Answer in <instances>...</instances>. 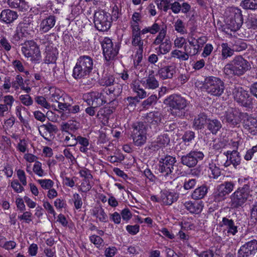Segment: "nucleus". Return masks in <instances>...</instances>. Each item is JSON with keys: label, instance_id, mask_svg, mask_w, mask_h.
<instances>
[{"label": "nucleus", "instance_id": "1", "mask_svg": "<svg viewBox=\"0 0 257 257\" xmlns=\"http://www.w3.org/2000/svg\"><path fill=\"white\" fill-rule=\"evenodd\" d=\"M93 68L92 58L86 55L80 56L73 69L72 76L75 79L87 78Z\"/></svg>", "mask_w": 257, "mask_h": 257}, {"label": "nucleus", "instance_id": "2", "mask_svg": "<svg viewBox=\"0 0 257 257\" xmlns=\"http://www.w3.org/2000/svg\"><path fill=\"white\" fill-rule=\"evenodd\" d=\"M250 68L247 60L241 56H235L229 63L225 65L223 71L227 75H241Z\"/></svg>", "mask_w": 257, "mask_h": 257}, {"label": "nucleus", "instance_id": "3", "mask_svg": "<svg viewBox=\"0 0 257 257\" xmlns=\"http://www.w3.org/2000/svg\"><path fill=\"white\" fill-rule=\"evenodd\" d=\"M253 191L249 184L239 187L230 196L231 205L233 208L242 207L247 200L252 198Z\"/></svg>", "mask_w": 257, "mask_h": 257}, {"label": "nucleus", "instance_id": "4", "mask_svg": "<svg viewBox=\"0 0 257 257\" xmlns=\"http://www.w3.org/2000/svg\"><path fill=\"white\" fill-rule=\"evenodd\" d=\"M164 103L170 107L171 114L178 117L184 115V110L188 104L184 98L177 94L170 95L165 99Z\"/></svg>", "mask_w": 257, "mask_h": 257}, {"label": "nucleus", "instance_id": "5", "mask_svg": "<svg viewBox=\"0 0 257 257\" xmlns=\"http://www.w3.org/2000/svg\"><path fill=\"white\" fill-rule=\"evenodd\" d=\"M205 37L202 36L196 39L192 34H189L188 39V44L184 47V51L187 60L199 53L203 46L206 42Z\"/></svg>", "mask_w": 257, "mask_h": 257}, {"label": "nucleus", "instance_id": "6", "mask_svg": "<svg viewBox=\"0 0 257 257\" xmlns=\"http://www.w3.org/2000/svg\"><path fill=\"white\" fill-rule=\"evenodd\" d=\"M228 28L232 31H236L243 23L241 11L237 8L232 7L228 9L225 20Z\"/></svg>", "mask_w": 257, "mask_h": 257}, {"label": "nucleus", "instance_id": "7", "mask_svg": "<svg viewBox=\"0 0 257 257\" xmlns=\"http://www.w3.org/2000/svg\"><path fill=\"white\" fill-rule=\"evenodd\" d=\"M132 133L133 143L137 147H141L146 144L147 140L148 125L143 122L134 123Z\"/></svg>", "mask_w": 257, "mask_h": 257}, {"label": "nucleus", "instance_id": "8", "mask_svg": "<svg viewBox=\"0 0 257 257\" xmlns=\"http://www.w3.org/2000/svg\"><path fill=\"white\" fill-rule=\"evenodd\" d=\"M139 30L137 32L134 31L131 33L132 35V44L134 46H138V50L135 56V61H137L138 64L142 59V53L143 52L144 41L143 40L141 35H145L148 33H150L149 27H147L141 30V26L138 27Z\"/></svg>", "mask_w": 257, "mask_h": 257}, {"label": "nucleus", "instance_id": "9", "mask_svg": "<svg viewBox=\"0 0 257 257\" xmlns=\"http://www.w3.org/2000/svg\"><path fill=\"white\" fill-rule=\"evenodd\" d=\"M204 87L207 92L215 96H220L224 90V83L219 78L210 76L205 79Z\"/></svg>", "mask_w": 257, "mask_h": 257}, {"label": "nucleus", "instance_id": "10", "mask_svg": "<svg viewBox=\"0 0 257 257\" xmlns=\"http://www.w3.org/2000/svg\"><path fill=\"white\" fill-rule=\"evenodd\" d=\"M21 51L25 57L34 63H38L41 59L39 48L33 41L26 42L22 47Z\"/></svg>", "mask_w": 257, "mask_h": 257}, {"label": "nucleus", "instance_id": "11", "mask_svg": "<svg viewBox=\"0 0 257 257\" xmlns=\"http://www.w3.org/2000/svg\"><path fill=\"white\" fill-rule=\"evenodd\" d=\"M94 23L98 31H106L111 26V16L104 11L99 10L95 12L94 15Z\"/></svg>", "mask_w": 257, "mask_h": 257}, {"label": "nucleus", "instance_id": "12", "mask_svg": "<svg viewBox=\"0 0 257 257\" xmlns=\"http://www.w3.org/2000/svg\"><path fill=\"white\" fill-rule=\"evenodd\" d=\"M103 54L107 61L113 59L117 55L119 47L116 44H113L112 40L108 38H104L101 41Z\"/></svg>", "mask_w": 257, "mask_h": 257}, {"label": "nucleus", "instance_id": "13", "mask_svg": "<svg viewBox=\"0 0 257 257\" xmlns=\"http://www.w3.org/2000/svg\"><path fill=\"white\" fill-rule=\"evenodd\" d=\"M176 162V158L171 156H166L161 158L159 160V172L165 177L172 178V173Z\"/></svg>", "mask_w": 257, "mask_h": 257}, {"label": "nucleus", "instance_id": "14", "mask_svg": "<svg viewBox=\"0 0 257 257\" xmlns=\"http://www.w3.org/2000/svg\"><path fill=\"white\" fill-rule=\"evenodd\" d=\"M102 92L92 91L83 94V99L90 106H100L107 101Z\"/></svg>", "mask_w": 257, "mask_h": 257}, {"label": "nucleus", "instance_id": "15", "mask_svg": "<svg viewBox=\"0 0 257 257\" xmlns=\"http://www.w3.org/2000/svg\"><path fill=\"white\" fill-rule=\"evenodd\" d=\"M231 89L234 100L239 105L246 107L250 104L251 99L247 91L241 87L235 86Z\"/></svg>", "mask_w": 257, "mask_h": 257}, {"label": "nucleus", "instance_id": "16", "mask_svg": "<svg viewBox=\"0 0 257 257\" xmlns=\"http://www.w3.org/2000/svg\"><path fill=\"white\" fill-rule=\"evenodd\" d=\"M204 155L200 151H192L186 155L181 157V163L189 168L194 167L198 161L203 160Z\"/></svg>", "mask_w": 257, "mask_h": 257}, {"label": "nucleus", "instance_id": "17", "mask_svg": "<svg viewBox=\"0 0 257 257\" xmlns=\"http://www.w3.org/2000/svg\"><path fill=\"white\" fill-rule=\"evenodd\" d=\"M234 184L232 182H225L217 186L214 193V198L215 202H220L224 200L226 196L229 194L234 187Z\"/></svg>", "mask_w": 257, "mask_h": 257}, {"label": "nucleus", "instance_id": "18", "mask_svg": "<svg viewBox=\"0 0 257 257\" xmlns=\"http://www.w3.org/2000/svg\"><path fill=\"white\" fill-rule=\"evenodd\" d=\"M257 252V240L252 239L241 245L238 250V257H253Z\"/></svg>", "mask_w": 257, "mask_h": 257}, {"label": "nucleus", "instance_id": "19", "mask_svg": "<svg viewBox=\"0 0 257 257\" xmlns=\"http://www.w3.org/2000/svg\"><path fill=\"white\" fill-rule=\"evenodd\" d=\"M242 114L236 109L230 108L225 111L224 114L221 116V118L223 121H225L231 126L234 127L239 124Z\"/></svg>", "mask_w": 257, "mask_h": 257}, {"label": "nucleus", "instance_id": "20", "mask_svg": "<svg viewBox=\"0 0 257 257\" xmlns=\"http://www.w3.org/2000/svg\"><path fill=\"white\" fill-rule=\"evenodd\" d=\"M18 17L17 12L9 9H5L0 14V22L7 25H11L18 19Z\"/></svg>", "mask_w": 257, "mask_h": 257}, {"label": "nucleus", "instance_id": "21", "mask_svg": "<svg viewBox=\"0 0 257 257\" xmlns=\"http://www.w3.org/2000/svg\"><path fill=\"white\" fill-rule=\"evenodd\" d=\"M176 64L173 63L160 68L158 71V75L163 80L171 79L176 73Z\"/></svg>", "mask_w": 257, "mask_h": 257}, {"label": "nucleus", "instance_id": "22", "mask_svg": "<svg viewBox=\"0 0 257 257\" xmlns=\"http://www.w3.org/2000/svg\"><path fill=\"white\" fill-rule=\"evenodd\" d=\"M170 143V138L167 134H163L159 136L156 140L152 142L148 148L153 151L159 150L160 149L166 147Z\"/></svg>", "mask_w": 257, "mask_h": 257}, {"label": "nucleus", "instance_id": "23", "mask_svg": "<svg viewBox=\"0 0 257 257\" xmlns=\"http://www.w3.org/2000/svg\"><path fill=\"white\" fill-rule=\"evenodd\" d=\"M57 131L56 126L50 123L42 124L39 127V132L41 136L47 141L52 139L54 133Z\"/></svg>", "mask_w": 257, "mask_h": 257}, {"label": "nucleus", "instance_id": "24", "mask_svg": "<svg viewBox=\"0 0 257 257\" xmlns=\"http://www.w3.org/2000/svg\"><path fill=\"white\" fill-rule=\"evenodd\" d=\"M226 156L227 160L224 163V166L226 167L229 166L232 164L235 168H236L240 163V156L239 153L237 151H228L224 153Z\"/></svg>", "mask_w": 257, "mask_h": 257}, {"label": "nucleus", "instance_id": "25", "mask_svg": "<svg viewBox=\"0 0 257 257\" xmlns=\"http://www.w3.org/2000/svg\"><path fill=\"white\" fill-rule=\"evenodd\" d=\"M178 194L175 192L164 190L161 191L160 199L161 203L165 205H170L176 201L178 198Z\"/></svg>", "mask_w": 257, "mask_h": 257}, {"label": "nucleus", "instance_id": "26", "mask_svg": "<svg viewBox=\"0 0 257 257\" xmlns=\"http://www.w3.org/2000/svg\"><path fill=\"white\" fill-rule=\"evenodd\" d=\"M221 226L226 231L227 236L235 235L238 232V226L232 219L223 217Z\"/></svg>", "mask_w": 257, "mask_h": 257}, {"label": "nucleus", "instance_id": "27", "mask_svg": "<svg viewBox=\"0 0 257 257\" xmlns=\"http://www.w3.org/2000/svg\"><path fill=\"white\" fill-rule=\"evenodd\" d=\"M56 19L54 16L50 15L43 19L40 24V31L45 33L49 32L55 25Z\"/></svg>", "mask_w": 257, "mask_h": 257}, {"label": "nucleus", "instance_id": "28", "mask_svg": "<svg viewBox=\"0 0 257 257\" xmlns=\"http://www.w3.org/2000/svg\"><path fill=\"white\" fill-rule=\"evenodd\" d=\"M185 208L192 214H199L203 209L202 201H187L183 203Z\"/></svg>", "mask_w": 257, "mask_h": 257}, {"label": "nucleus", "instance_id": "29", "mask_svg": "<svg viewBox=\"0 0 257 257\" xmlns=\"http://www.w3.org/2000/svg\"><path fill=\"white\" fill-rule=\"evenodd\" d=\"M141 83L145 88L149 89H155L159 86V81L153 74H149L147 77L143 78Z\"/></svg>", "mask_w": 257, "mask_h": 257}, {"label": "nucleus", "instance_id": "30", "mask_svg": "<svg viewBox=\"0 0 257 257\" xmlns=\"http://www.w3.org/2000/svg\"><path fill=\"white\" fill-rule=\"evenodd\" d=\"M241 119L244 118L243 124L244 127L248 131H254V128H256L257 131V119L249 116L246 113H242L241 115Z\"/></svg>", "mask_w": 257, "mask_h": 257}, {"label": "nucleus", "instance_id": "31", "mask_svg": "<svg viewBox=\"0 0 257 257\" xmlns=\"http://www.w3.org/2000/svg\"><path fill=\"white\" fill-rule=\"evenodd\" d=\"M112 112L111 109L109 108L102 107L97 112L96 117L101 121L104 125H107L109 115Z\"/></svg>", "mask_w": 257, "mask_h": 257}, {"label": "nucleus", "instance_id": "32", "mask_svg": "<svg viewBox=\"0 0 257 257\" xmlns=\"http://www.w3.org/2000/svg\"><path fill=\"white\" fill-rule=\"evenodd\" d=\"M207 115L201 113L195 116L193 122V126L196 130H201L204 127L205 124H207L208 120Z\"/></svg>", "mask_w": 257, "mask_h": 257}, {"label": "nucleus", "instance_id": "33", "mask_svg": "<svg viewBox=\"0 0 257 257\" xmlns=\"http://www.w3.org/2000/svg\"><path fill=\"white\" fill-rule=\"evenodd\" d=\"M7 3L10 8L17 9L20 11H26L29 8L27 3L24 0H8Z\"/></svg>", "mask_w": 257, "mask_h": 257}, {"label": "nucleus", "instance_id": "34", "mask_svg": "<svg viewBox=\"0 0 257 257\" xmlns=\"http://www.w3.org/2000/svg\"><path fill=\"white\" fill-rule=\"evenodd\" d=\"M142 15L139 13L135 12L133 14L130 22L131 33L133 31L137 32L139 30L138 27L142 23Z\"/></svg>", "mask_w": 257, "mask_h": 257}, {"label": "nucleus", "instance_id": "35", "mask_svg": "<svg viewBox=\"0 0 257 257\" xmlns=\"http://www.w3.org/2000/svg\"><path fill=\"white\" fill-rule=\"evenodd\" d=\"M92 215L99 221L106 222L108 217L104 210L100 206L95 207L92 210Z\"/></svg>", "mask_w": 257, "mask_h": 257}, {"label": "nucleus", "instance_id": "36", "mask_svg": "<svg viewBox=\"0 0 257 257\" xmlns=\"http://www.w3.org/2000/svg\"><path fill=\"white\" fill-rule=\"evenodd\" d=\"M12 87L16 90L20 88L26 93H29L31 90V88L29 86H25L24 79L21 75H17L16 76L15 80L12 82Z\"/></svg>", "mask_w": 257, "mask_h": 257}, {"label": "nucleus", "instance_id": "37", "mask_svg": "<svg viewBox=\"0 0 257 257\" xmlns=\"http://www.w3.org/2000/svg\"><path fill=\"white\" fill-rule=\"evenodd\" d=\"M58 108L63 111H68V113L75 114L80 111V106L78 105H72L68 103L59 102Z\"/></svg>", "mask_w": 257, "mask_h": 257}, {"label": "nucleus", "instance_id": "38", "mask_svg": "<svg viewBox=\"0 0 257 257\" xmlns=\"http://www.w3.org/2000/svg\"><path fill=\"white\" fill-rule=\"evenodd\" d=\"M222 124L219 120L216 119H208L207 122V128L213 134H216L220 130Z\"/></svg>", "mask_w": 257, "mask_h": 257}, {"label": "nucleus", "instance_id": "39", "mask_svg": "<svg viewBox=\"0 0 257 257\" xmlns=\"http://www.w3.org/2000/svg\"><path fill=\"white\" fill-rule=\"evenodd\" d=\"M208 188L205 185L201 186L196 188L192 192L191 197L193 199L199 200L203 198L206 195Z\"/></svg>", "mask_w": 257, "mask_h": 257}, {"label": "nucleus", "instance_id": "40", "mask_svg": "<svg viewBox=\"0 0 257 257\" xmlns=\"http://www.w3.org/2000/svg\"><path fill=\"white\" fill-rule=\"evenodd\" d=\"M146 118L148 122L157 124L161 121L162 115L159 111L150 112L147 114Z\"/></svg>", "mask_w": 257, "mask_h": 257}, {"label": "nucleus", "instance_id": "41", "mask_svg": "<svg viewBox=\"0 0 257 257\" xmlns=\"http://www.w3.org/2000/svg\"><path fill=\"white\" fill-rule=\"evenodd\" d=\"M208 173L210 178L217 179L220 176L221 171L219 168L212 161L209 164Z\"/></svg>", "mask_w": 257, "mask_h": 257}, {"label": "nucleus", "instance_id": "42", "mask_svg": "<svg viewBox=\"0 0 257 257\" xmlns=\"http://www.w3.org/2000/svg\"><path fill=\"white\" fill-rule=\"evenodd\" d=\"M240 6L245 10H256L257 0H243L240 3Z\"/></svg>", "mask_w": 257, "mask_h": 257}, {"label": "nucleus", "instance_id": "43", "mask_svg": "<svg viewBox=\"0 0 257 257\" xmlns=\"http://www.w3.org/2000/svg\"><path fill=\"white\" fill-rule=\"evenodd\" d=\"M77 141V143L81 146L79 148L80 151L82 153H86L88 150L87 147L89 145V140L86 138L78 136Z\"/></svg>", "mask_w": 257, "mask_h": 257}, {"label": "nucleus", "instance_id": "44", "mask_svg": "<svg viewBox=\"0 0 257 257\" xmlns=\"http://www.w3.org/2000/svg\"><path fill=\"white\" fill-rule=\"evenodd\" d=\"M221 46L222 48L221 56L222 59H225L233 55L234 52L233 49V48L231 49L230 48L227 43H222Z\"/></svg>", "mask_w": 257, "mask_h": 257}, {"label": "nucleus", "instance_id": "45", "mask_svg": "<svg viewBox=\"0 0 257 257\" xmlns=\"http://www.w3.org/2000/svg\"><path fill=\"white\" fill-rule=\"evenodd\" d=\"M0 48L7 52L10 51L12 48L8 38L4 35H1L0 36Z\"/></svg>", "mask_w": 257, "mask_h": 257}, {"label": "nucleus", "instance_id": "46", "mask_svg": "<svg viewBox=\"0 0 257 257\" xmlns=\"http://www.w3.org/2000/svg\"><path fill=\"white\" fill-rule=\"evenodd\" d=\"M159 45L158 53L161 54H166L171 50L172 45L170 41L169 40H165V42Z\"/></svg>", "mask_w": 257, "mask_h": 257}, {"label": "nucleus", "instance_id": "47", "mask_svg": "<svg viewBox=\"0 0 257 257\" xmlns=\"http://www.w3.org/2000/svg\"><path fill=\"white\" fill-rule=\"evenodd\" d=\"M171 57L176 58L180 61H187L184 51L180 50V49H176L171 51Z\"/></svg>", "mask_w": 257, "mask_h": 257}, {"label": "nucleus", "instance_id": "48", "mask_svg": "<svg viewBox=\"0 0 257 257\" xmlns=\"http://www.w3.org/2000/svg\"><path fill=\"white\" fill-rule=\"evenodd\" d=\"M245 25L248 29H255L257 28V18L253 15H248L245 22Z\"/></svg>", "mask_w": 257, "mask_h": 257}, {"label": "nucleus", "instance_id": "49", "mask_svg": "<svg viewBox=\"0 0 257 257\" xmlns=\"http://www.w3.org/2000/svg\"><path fill=\"white\" fill-rule=\"evenodd\" d=\"M114 82V77L111 74H105L100 81V84L102 86H109L113 85Z\"/></svg>", "mask_w": 257, "mask_h": 257}, {"label": "nucleus", "instance_id": "50", "mask_svg": "<svg viewBox=\"0 0 257 257\" xmlns=\"http://www.w3.org/2000/svg\"><path fill=\"white\" fill-rule=\"evenodd\" d=\"M77 128L76 124L72 120H69L66 122H63L61 124L62 131L68 132L69 131L75 130Z\"/></svg>", "mask_w": 257, "mask_h": 257}, {"label": "nucleus", "instance_id": "51", "mask_svg": "<svg viewBox=\"0 0 257 257\" xmlns=\"http://www.w3.org/2000/svg\"><path fill=\"white\" fill-rule=\"evenodd\" d=\"M187 44V40L183 36H176L173 40L174 47L181 49Z\"/></svg>", "mask_w": 257, "mask_h": 257}, {"label": "nucleus", "instance_id": "52", "mask_svg": "<svg viewBox=\"0 0 257 257\" xmlns=\"http://www.w3.org/2000/svg\"><path fill=\"white\" fill-rule=\"evenodd\" d=\"M133 89L135 92L137 93L140 98H144L146 97L147 93L145 90L141 87L139 82H134L133 83Z\"/></svg>", "mask_w": 257, "mask_h": 257}, {"label": "nucleus", "instance_id": "53", "mask_svg": "<svg viewBox=\"0 0 257 257\" xmlns=\"http://www.w3.org/2000/svg\"><path fill=\"white\" fill-rule=\"evenodd\" d=\"M232 48L234 51L240 52L246 49L247 48V45L242 40L238 39L232 45Z\"/></svg>", "mask_w": 257, "mask_h": 257}, {"label": "nucleus", "instance_id": "54", "mask_svg": "<svg viewBox=\"0 0 257 257\" xmlns=\"http://www.w3.org/2000/svg\"><path fill=\"white\" fill-rule=\"evenodd\" d=\"M174 27L175 31L180 34L184 35L186 34L187 31L185 28L184 23L182 20L180 19L177 20L174 23Z\"/></svg>", "mask_w": 257, "mask_h": 257}, {"label": "nucleus", "instance_id": "55", "mask_svg": "<svg viewBox=\"0 0 257 257\" xmlns=\"http://www.w3.org/2000/svg\"><path fill=\"white\" fill-rule=\"evenodd\" d=\"M37 182L41 185V187L45 190H48L52 188L54 183L51 179H39L37 180Z\"/></svg>", "mask_w": 257, "mask_h": 257}, {"label": "nucleus", "instance_id": "56", "mask_svg": "<svg viewBox=\"0 0 257 257\" xmlns=\"http://www.w3.org/2000/svg\"><path fill=\"white\" fill-rule=\"evenodd\" d=\"M23 33H22V27L19 25L15 31L12 37L11 38V42L13 43H16L20 41L21 38L23 37Z\"/></svg>", "mask_w": 257, "mask_h": 257}, {"label": "nucleus", "instance_id": "57", "mask_svg": "<svg viewBox=\"0 0 257 257\" xmlns=\"http://www.w3.org/2000/svg\"><path fill=\"white\" fill-rule=\"evenodd\" d=\"M19 100L21 103L26 106H29L33 104V100L29 94H22L19 96Z\"/></svg>", "mask_w": 257, "mask_h": 257}, {"label": "nucleus", "instance_id": "58", "mask_svg": "<svg viewBox=\"0 0 257 257\" xmlns=\"http://www.w3.org/2000/svg\"><path fill=\"white\" fill-rule=\"evenodd\" d=\"M33 170L34 172L39 177H43L46 174L42 168L41 163L39 161H37L35 163Z\"/></svg>", "mask_w": 257, "mask_h": 257}, {"label": "nucleus", "instance_id": "59", "mask_svg": "<svg viewBox=\"0 0 257 257\" xmlns=\"http://www.w3.org/2000/svg\"><path fill=\"white\" fill-rule=\"evenodd\" d=\"M64 142L68 146H75L77 144V138L71 134L65 137Z\"/></svg>", "mask_w": 257, "mask_h": 257}, {"label": "nucleus", "instance_id": "60", "mask_svg": "<svg viewBox=\"0 0 257 257\" xmlns=\"http://www.w3.org/2000/svg\"><path fill=\"white\" fill-rule=\"evenodd\" d=\"M61 97V92L59 89H55L53 92L52 90L51 91L49 96V99L52 102H57L59 103L58 101Z\"/></svg>", "mask_w": 257, "mask_h": 257}, {"label": "nucleus", "instance_id": "61", "mask_svg": "<svg viewBox=\"0 0 257 257\" xmlns=\"http://www.w3.org/2000/svg\"><path fill=\"white\" fill-rule=\"evenodd\" d=\"M167 33V31L165 29H162L159 32L158 35L154 40V44L156 45H159L161 43H163Z\"/></svg>", "mask_w": 257, "mask_h": 257}, {"label": "nucleus", "instance_id": "62", "mask_svg": "<svg viewBox=\"0 0 257 257\" xmlns=\"http://www.w3.org/2000/svg\"><path fill=\"white\" fill-rule=\"evenodd\" d=\"M36 102L41 106L49 109L50 108V104L47 102L46 98L42 96H37L35 97Z\"/></svg>", "mask_w": 257, "mask_h": 257}, {"label": "nucleus", "instance_id": "63", "mask_svg": "<svg viewBox=\"0 0 257 257\" xmlns=\"http://www.w3.org/2000/svg\"><path fill=\"white\" fill-rule=\"evenodd\" d=\"M73 201L75 208L77 210L80 209L82 206V201L81 197L78 193H75L73 195Z\"/></svg>", "mask_w": 257, "mask_h": 257}, {"label": "nucleus", "instance_id": "64", "mask_svg": "<svg viewBox=\"0 0 257 257\" xmlns=\"http://www.w3.org/2000/svg\"><path fill=\"white\" fill-rule=\"evenodd\" d=\"M57 59V54L55 52L47 51L46 52V56L45 62L47 63H52L56 61Z\"/></svg>", "mask_w": 257, "mask_h": 257}]
</instances>
